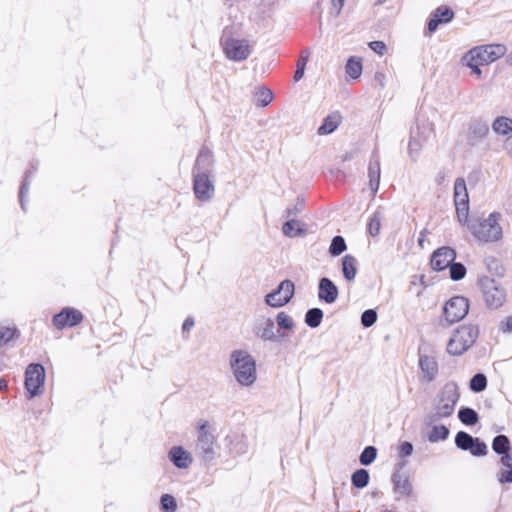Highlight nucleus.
I'll use <instances>...</instances> for the list:
<instances>
[{
    "instance_id": "obj_1",
    "label": "nucleus",
    "mask_w": 512,
    "mask_h": 512,
    "mask_svg": "<svg viewBox=\"0 0 512 512\" xmlns=\"http://www.w3.org/2000/svg\"><path fill=\"white\" fill-rule=\"evenodd\" d=\"M459 398L458 385L454 381L445 383L434 400L433 410L427 416L428 422L437 423L452 416Z\"/></svg>"
},
{
    "instance_id": "obj_2",
    "label": "nucleus",
    "mask_w": 512,
    "mask_h": 512,
    "mask_svg": "<svg viewBox=\"0 0 512 512\" xmlns=\"http://www.w3.org/2000/svg\"><path fill=\"white\" fill-rule=\"evenodd\" d=\"M230 368L241 386H251L257 379L256 362L245 350H234L230 354Z\"/></svg>"
},
{
    "instance_id": "obj_3",
    "label": "nucleus",
    "mask_w": 512,
    "mask_h": 512,
    "mask_svg": "<svg viewBox=\"0 0 512 512\" xmlns=\"http://www.w3.org/2000/svg\"><path fill=\"white\" fill-rule=\"evenodd\" d=\"M501 215L491 213L486 219L466 223L473 236L481 242H494L502 237V228L499 224Z\"/></svg>"
},
{
    "instance_id": "obj_4",
    "label": "nucleus",
    "mask_w": 512,
    "mask_h": 512,
    "mask_svg": "<svg viewBox=\"0 0 512 512\" xmlns=\"http://www.w3.org/2000/svg\"><path fill=\"white\" fill-rule=\"evenodd\" d=\"M479 335L477 326L462 325L460 326L447 344V352L454 356L462 355L476 341Z\"/></svg>"
},
{
    "instance_id": "obj_5",
    "label": "nucleus",
    "mask_w": 512,
    "mask_h": 512,
    "mask_svg": "<svg viewBox=\"0 0 512 512\" xmlns=\"http://www.w3.org/2000/svg\"><path fill=\"white\" fill-rule=\"evenodd\" d=\"M208 421H202L197 426V440L195 453L205 463H212L215 459V436L208 429Z\"/></svg>"
},
{
    "instance_id": "obj_6",
    "label": "nucleus",
    "mask_w": 512,
    "mask_h": 512,
    "mask_svg": "<svg viewBox=\"0 0 512 512\" xmlns=\"http://www.w3.org/2000/svg\"><path fill=\"white\" fill-rule=\"evenodd\" d=\"M483 297L486 305L491 309L500 308L506 299V293L503 287L493 278L482 277L479 280Z\"/></svg>"
},
{
    "instance_id": "obj_7",
    "label": "nucleus",
    "mask_w": 512,
    "mask_h": 512,
    "mask_svg": "<svg viewBox=\"0 0 512 512\" xmlns=\"http://www.w3.org/2000/svg\"><path fill=\"white\" fill-rule=\"evenodd\" d=\"M221 43L226 57L230 60L243 61L251 53L250 43L246 39H237L223 35Z\"/></svg>"
},
{
    "instance_id": "obj_8",
    "label": "nucleus",
    "mask_w": 512,
    "mask_h": 512,
    "mask_svg": "<svg viewBox=\"0 0 512 512\" xmlns=\"http://www.w3.org/2000/svg\"><path fill=\"white\" fill-rule=\"evenodd\" d=\"M45 381V369L41 364L32 363L25 371V388L30 398L40 395L43 392Z\"/></svg>"
},
{
    "instance_id": "obj_9",
    "label": "nucleus",
    "mask_w": 512,
    "mask_h": 512,
    "mask_svg": "<svg viewBox=\"0 0 512 512\" xmlns=\"http://www.w3.org/2000/svg\"><path fill=\"white\" fill-rule=\"evenodd\" d=\"M454 204L457 218L461 224L468 222L469 215V196L465 180L457 178L454 183Z\"/></svg>"
},
{
    "instance_id": "obj_10",
    "label": "nucleus",
    "mask_w": 512,
    "mask_h": 512,
    "mask_svg": "<svg viewBox=\"0 0 512 512\" xmlns=\"http://www.w3.org/2000/svg\"><path fill=\"white\" fill-rule=\"evenodd\" d=\"M295 285L291 280H283L277 289L265 296V303L273 308L285 306L294 296Z\"/></svg>"
},
{
    "instance_id": "obj_11",
    "label": "nucleus",
    "mask_w": 512,
    "mask_h": 512,
    "mask_svg": "<svg viewBox=\"0 0 512 512\" xmlns=\"http://www.w3.org/2000/svg\"><path fill=\"white\" fill-rule=\"evenodd\" d=\"M506 51L507 48L503 44H489L472 48L468 51V56L487 65L504 56Z\"/></svg>"
},
{
    "instance_id": "obj_12",
    "label": "nucleus",
    "mask_w": 512,
    "mask_h": 512,
    "mask_svg": "<svg viewBox=\"0 0 512 512\" xmlns=\"http://www.w3.org/2000/svg\"><path fill=\"white\" fill-rule=\"evenodd\" d=\"M468 310V300L463 296L452 297L443 308L445 320L449 324L462 320L467 315Z\"/></svg>"
},
{
    "instance_id": "obj_13",
    "label": "nucleus",
    "mask_w": 512,
    "mask_h": 512,
    "mask_svg": "<svg viewBox=\"0 0 512 512\" xmlns=\"http://www.w3.org/2000/svg\"><path fill=\"white\" fill-rule=\"evenodd\" d=\"M433 128L430 124L418 125L416 131H411L408 144V154L412 161H416L423 144L430 138Z\"/></svg>"
},
{
    "instance_id": "obj_14",
    "label": "nucleus",
    "mask_w": 512,
    "mask_h": 512,
    "mask_svg": "<svg viewBox=\"0 0 512 512\" xmlns=\"http://www.w3.org/2000/svg\"><path fill=\"white\" fill-rule=\"evenodd\" d=\"M193 176V192L201 202L210 201L215 194V186L212 180V175L195 174Z\"/></svg>"
},
{
    "instance_id": "obj_15",
    "label": "nucleus",
    "mask_w": 512,
    "mask_h": 512,
    "mask_svg": "<svg viewBox=\"0 0 512 512\" xmlns=\"http://www.w3.org/2000/svg\"><path fill=\"white\" fill-rule=\"evenodd\" d=\"M83 314L72 307H65L59 313L55 314L52 319L53 325L62 330L65 327H74L81 323Z\"/></svg>"
},
{
    "instance_id": "obj_16",
    "label": "nucleus",
    "mask_w": 512,
    "mask_h": 512,
    "mask_svg": "<svg viewBox=\"0 0 512 512\" xmlns=\"http://www.w3.org/2000/svg\"><path fill=\"white\" fill-rule=\"evenodd\" d=\"M456 252L450 247H441L433 252L431 257V267L436 271H442L455 260Z\"/></svg>"
},
{
    "instance_id": "obj_17",
    "label": "nucleus",
    "mask_w": 512,
    "mask_h": 512,
    "mask_svg": "<svg viewBox=\"0 0 512 512\" xmlns=\"http://www.w3.org/2000/svg\"><path fill=\"white\" fill-rule=\"evenodd\" d=\"M454 18L453 10L445 5L437 7L430 16L427 24L429 33H433L437 30L441 24L450 23Z\"/></svg>"
},
{
    "instance_id": "obj_18",
    "label": "nucleus",
    "mask_w": 512,
    "mask_h": 512,
    "mask_svg": "<svg viewBox=\"0 0 512 512\" xmlns=\"http://www.w3.org/2000/svg\"><path fill=\"white\" fill-rule=\"evenodd\" d=\"M391 481L393 484V493L396 495L395 500L401 498H409L412 496L413 487L409 478L399 472L392 474Z\"/></svg>"
},
{
    "instance_id": "obj_19",
    "label": "nucleus",
    "mask_w": 512,
    "mask_h": 512,
    "mask_svg": "<svg viewBox=\"0 0 512 512\" xmlns=\"http://www.w3.org/2000/svg\"><path fill=\"white\" fill-rule=\"evenodd\" d=\"M214 165L213 153L207 147H203L196 158L192 175L195 174H206L212 175V168Z\"/></svg>"
},
{
    "instance_id": "obj_20",
    "label": "nucleus",
    "mask_w": 512,
    "mask_h": 512,
    "mask_svg": "<svg viewBox=\"0 0 512 512\" xmlns=\"http://www.w3.org/2000/svg\"><path fill=\"white\" fill-rule=\"evenodd\" d=\"M339 295V291L334 282L327 278L323 277L319 280L318 284V298L321 301H324L327 304L334 303Z\"/></svg>"
},
{
    "instance_id": "obj_21",
    "label": "nucleus",
    "mask_w": 512,
    "mask_h": 512,
    "mask_svg": "<svg viewBox=\"0 0 512 512\" xmlns=\"http://www.w3.org/2000/svg\"><path fill=\"white\" fill-rule=\"evenodd\" d=\"M168 458L178 469H187L193 462L191 453L182 446H173L168 452Z\"/></svg>"
},
{
    "instance_id": "obj_22",
    "label": "nucleus",
    "mask_w": 512,
    "mask_h": 512,
    "mask_svg": "<svg viewBox=\"0 0 512 512\" xmlns=\"http://www.w3.org/2000/svg\"><path fill=\"white\" fill-rule=\"evenodd\" d=\"M380 157L378 151H374L368 167L369 185L372 194L375 195L380 185Z\"/></svg>"
},
{
    "instance_id": "obj_23",
    "label": "nucleus",
    "mask_w": 512,
    "mask_h": 512,
    "mask_svg": "<svg viewBox=\"0 0 512 512\" xmlns=\"http://www.w3.org/2000/svg\"><path fill=\"white\" fill-rule=\"evenodd\" d=\"M419 368L426 382H432L438 374V363L434 357L428 355L419 356Z\"/></svg>"
},
{
    "instance_id": "obj_24",
    "label": "nucleus",
    "mask_w": 512,
    "mask_h": 512,
    "mask_svg": "<svg viewBox=\"0 0 512 512\" xmlns=\"http://www.w3.org/2000/svg\"><path fill=\"white\" fill-rule=\"evenodd\" d=\"M257 336L260 337L264 341L278 342L283 335H277L275 333V324L271 318H267L263 321V323L258 327Z\"/></svg>"
},
{
    "instance_id": "obj_25",
    "label": "nucleus",
    "mask_w": 512,
    "mask_h": 512,
    "mask_svg": "<svg viewBox=\"0 0 512 512\" xmlns=\"http://www.w3.org/2000/svg\"><path fill=\"white\" fill-rule=\"evenodd\" d=\"M488 131L489 127L487 123L482 122L480 120L473 121L469 128V143L471 145H475L487 135Z\"/></svg>"
},
{
    "instance_id": "obj_26",
    "label": "nucleus",
    "mask_w": 512,
    "mask_h": 512,
    "mask_svg": "<svg viewBox=\"0 0 512 512\" xmlns=\"http://www.w3.org/2000/svg\"><path fill=\"white\" fill-rule=\"evenodd\" d=\"M342 117L339 112H333L327 115L322 124L318 127L317 133L319 135H328L334 132L340 125Z\"/></svg>"
},
{
    "instance_id": "obj_27",
    "label": "nucleus",
    "mask_w": 512,
    "mask_h": 512,
    "mask_svg": "<svg viewBox=\"0 0 512 512\" xmlns=\"http://www.w3.org/2000/svg\"><path fill=\"white\" fill-rule=\"evenodd\" d=\"M342 273L347 281L355 279L357 274V260L352 255H345L342 258Z\"/></svg>"
},
{
    "instance_id": "obj_28",
    "label": "nucleus",
    "mask_w": 512,
    "mask_h": 512,
    "mask_svg": "<svg viewBox=\"0 0 512 512\" xmlns=\"http://www.w3.org/2000/svg\"><path fill=\"white\" fill-rule=\"evenodd\" d=\"M225 441L229 444V453L235 456L247 452V444L239 436H227Z\"/></svg>"
},
{
    "instance_id": "obj_29",
    "label": "nucleus",
    "mask_w": 512,
    "mask_h": 512,
    "mask_svg": "<svg viewBox=\"0 0 512 512\" xmlns=\"http://www.w3.org/2000/svg\"><path fill=\"white\" fill-rule=\"evenodd\" d=\"M323 316V311L320 308H310L305 313L304 322L308 327L314 329L320 326Z\"/></svg>"
},
{
    "instance_id": "obj_30",
    "label": "nucleus",
    "mask_w": 512,
    "mask_h": 512,
    "mask_svg": "<svg viewBox=\"0 0 512 512\" xmlns=\"http://www.w3.org/2000/svg\"><path fill=\"white\" fill-rule=\"evenodd\" d=\"M458 418L466 426H473L479 421L478 413L470 407H461Z\"/></svg>"
},
{
    "instance_id": "obj_31",
    "label": "nucleus",
    "mask_w": 512,
    "mask_h": 512,
    "mask_svg": "<svg viewBox=\"0 0 512 512\" xmlns=\"http://www.w3.org/2000/svg\"><path fill=\"white\" fill-rule=\"evenodd\" d=\"M492 449L498 455L508 453L510 451L509 438L504 434L497 435L492 441Z\"/></svg>"
},
{
    "instance_id": "obj_32",
    "label": "nucleus",
    "mask_w": 512,
    "mask_h": 512,
    "mask_svg": "<svg viewBox=\"0 0 512 512\" xmlns=\"http://www.w3.org/2000/svg\"><path fill=\"white\" fill-rule=\"evenodd\" d=\"M492 129L497 134L507 135L512 132V119L504 116L497 117L492 124Z\"/></svg>"
},
{
    "instance_id": "obj_33",
    "label": "nucleus",
    "mask_w": 512,
    "mask_h": 512,
    "mask_svg": "<svg viewBox=\"0 0 512 512\" xmlns=\"http://www.w3.org/2000/svg\"><path fill=\"white\" fill-rule=\"evenodd\" d=\"M449 429L445 425H434L428 433V441L436 443L440 440H446L449 436Z\"/></svg>"
},
{
    "instance_id": "obj_34",
    "label": "nucleus",
    "mask_w": 512,
    "mask_h": 512,
    "mask_svg": "<svg viewBox=\"0 0 512 512\" xmlns=\"http://www.w3.org/2000/svg\"><path fill=\"white\" fill-rule=\"evenodd\" d=\"M369 472L366 469H358L351 476V483L357 489L365 488L369 483Z\"/></svg>"
},
{
    "instance_id": "obj_35",
    "label": "nucleus",
    "mask_w": 512,
    "mask_h": 512,
    "mask_svg": "<svg viewBox=\"0 0 512 512\" xmlns=\"http://www.w3.org/2000/svg\"><path fill=\"white\" fill-rule=\"evenodd\" d=\"M346 74L352 79H358L362 74V63L360 60L350 57L345 66Z\"/></svg>"
},
{
    "instance_id": "obj_36",
    "label": "nucleus",
    "mask_w": 512,
    "mask_h": 512,
    "mask_svg": "<svg viewBox=\"0 0 512 512\" xmlns=\"http://www.w3.org/2000/svg\"><path fill=\"white\" fill-rule=\"evenodd\" d=\"M475 437L465 431H459L455 436V444L457 448L467 451L471 444L475 442Z\"/></svg>"
},
{
    "instance_id": "obj_37",
    "label": "nucleus",
    "mask_w": 512,
    "mask_h": 512,
    "mask_svg": "<svg viewBox=\"0 0 512 512\" xmlns=\"http://www.w3.org/2000/svg\"><path fill=\"white\" fill-rule=\"evenodd\" d=\"M487 387V378L483 373L475 374L469 382V388L475 393L482 392Z\"/></svg>"
},
{
    "instance_id": "obj_38",
    "label": "nucleus",
    "mask_w": 512,
    "mask_h": 512,
    "mask_svg": "<svg viewBox=\"0 0 512 512\" xmlns=\"http://www.w3.org/2000/svg\"><path fill=\"white\" fill-rule=\"evenodd\" d=\"M35 170L34 167H32V169L28 170L26 173H25V176H24V179H23V182L20 186V191H19V201H20V205H21V208L23 211H26V206H25V201H24V197L25 195L28 193L29 191V185H30V178L32 177V174H33V171Z\"/></svg>"
},
{
    "instance_id": "obj_39",
    "label": "nucleus",
    "mask_w": 512,
    "mask_h": 512,
    "mask_svg": "<svg viewBox=\"0 0 512 512\" xmlns=\"http://www.w3.org/2000/svg\"><path fill=\"white\" fill-rule=\"evenodd\" d=\"M346 249L345 239L340 235L334 236L329 247V253L335 257L342 254Z\"/></svg>"
},
{
    "instance_id": "obj_40",
    "label": "nucleus",
    "mask_w": 512,
    "mask_h": 512,
    "mask_svg": "<svg viewBox=\"0 0 512 512\" xmlns=\"http://www.w3.org/2000/svg\"><path fill=\"white\" fill-rule=\"evenodd\" d=\"M276 322L279 329L291 331L295 327L294 320L286 312H279L276 316Z\"/></svg>"
},
{
    "instance_id": "obj_41",
    "label": "nucleus",
    "mask_w": 512,
    "mask_h": 512,
    "mask_svg": "<svg viewBox=\"0 0 512 512\" xmlns=\"http://www.w3.org/2000/svg\"><path fill=\"white\" fill-rule=\"evenodd\" d=\"M257 105L261 107H265L271 103L273 100V93L270 89L261 87L257 90L256 94Z\"/></svg>"
},
{
    "instance_id": "obj_42",
    "label": "nucleus",
    "mask_w": 512,
    "mask_h": 512,
    "mask_svg": "<svg viewBox=\"0 0 512 512\" xmlns=\"http://www.w3.org/2000/svg\"><path fill=\"white\" fill-rule=\"evenodd\" d=\"M449 268L450 278L453 281H459L466 275V267L460 262H452Z\"/></svg>"
},
{
    "instance_id": "obj_43",
    "label": "nucleus",
    "mask_w": 512,
    "mask_h": 512,
    "mask_svg": "<svg viewBox=\"0 0 512 512\" xmlns=\"http://www.w3.org/2000/svg\"><path fill=\"white\" fill-rule=\"evenodd\" d=\"M376 456L377 449L374 446H366L360 454L359 461L362 465L368 466L376 459Z\"/></svg>"
},
{
    "instance_id": "obj_44",
    "label": "nucleus",
    "mask_w": 512,
    "mask_h": 512,
    "mask_svg": "<svg viewBox=\"0 0 512 512\" xmlns=\"http://www.w3.org/2000/svg\"><path fill=\"white\" fill-rule=\"evenodd\" d=\"M160 506L164 512H175L177 509L175 497L170 494H163L160 498Z\"/></svg>"
},
{
    "instance_id": "obj_45",
    "label": "nucleus",
    "mask_w": 512,
    "mask_h": 512,
    "mask_svg": "<svg viewBox=\"0 0 512 512\" xmlns=\"http://www.w3.org/2000/svg\"><path fill=\"white\" fill-rule=\"evenodd\" d=\"M307 62H308V53H306V54L302 53L300 55V57L298 58L297 64H296V71H295L294 77H293L295 82H298L303 78Z\"/></svg>"
},
{
    "instance_id": "obj_46",
    "label": "nucleus",
    "mask_w": 512,
    "mask_h": 512,
    "mask_svg": "<svg viewBox=\"0 0 512 512\" xmlns=\"http://www.w3.org/2000/svg\"><path fill=\"white\" fill-rule=\"evenodd\" d=\"M381 227V215L379 211H376L369 220L368 233L375 237L380 233Z\"/></svg>"
},
{
    "instance_id": "obj_47",
    "label": "nucleus",
    "mask_w": 512,
    "mask_h": 512,
    "mask_svg": "<svg viewBox=\"0 0 512 512\" xmlns=\"http://www.w3.org/2000/svg\"><path fill=\"white\" fill-rule=\"evenodd\" d=\"M298 225H299L298 221H296L294 219H290L283 224L282 231L286 236H289V237L297 236L302 232V230L298 227Z\"/></svg>"
},
{
    "instance_id": "obj_48",
    "label": "nucleus",
    "mask_w": 512,
    "mask_h": 512,
    "mask_svg": "<svg viewBox=\"0 0 512 512\" xmlns=\"http://www.w3.org/2000/svg\"><path fill=\"white\" fill-rule=\"evenodd\" d=\"M473 456L480 457L485 456L488 452L487 445L479 438L475 439V442L471 444L468 450Z\"/></svg>"
},
{
    "instance_id": "obj_49",
    "label": "nucleus",
    "mask_w": 512,
    "mask_h": 512,
    "mask_svg": "<svg viewBox=\"0 0 512 512\" xmlns=\"http://www.w3.org/2000/svg\"><path fill=\"white\" fill-rule=\"evenodd\" d=\"M377 321V312L374 309H367L361 315V324L365 328H369Z\"/></svg>"
},
{
    "instance_id": "obj_50",
    "label": "nucleus",
    "mask_w": 512,
    "mask_h": 512,
    "mask_svg": "<svg viewBox=\"0 0 512 512\" xmlns=\"http://www.w3.org/2000/svg\"><path fill=\"white\" fill-rule=\"evenodd\" d=\"M16 329L10 327H0V347L7 344L15 336Z\"/></svg>"
},
{
    "instance_id": "obj_51",
    "label": "nucleus",
    "mask_w": 512,
    "mask_h": 512,
    "mask_svg": "<svg viewBox=\"0 0 512 512\" xmlns=\"http://www.w3.org/2000/svg\"><path fill=\"white\" fill-rule=\"evenodd\" d=\"M304 199L303 198H297V201L293 207H288L286 209V217L290 218L293 216H296L298 213H300L304 208Z\"/></svg>"
},
{
    "instance_id": "obj_52",
    "label": "nucleus",
    "mask_w": 512,
    "mask_h": 512,
    "mask_svg": "<svg viewBox=\"0 0 512 512\" xmlns=\"http://www.w3.org/2000/svg\"><path fill=\"white\" fill-rule=\"evenodd\" d=\"M464 60L466 61L467 66L472 69L473 73L477 74L478 76L481 75L482 72L480 66L484 64L480 63V60L472 59L470 56H468V53L465 55Z\"/></svg>"
},
{
    "instance_id": "obj_53",
    "label": "nucleus",
    "mask_w": 512,
    "mask_h": 512,
    "mask_svg": "<svg viewBox=\"0 0 512 512\" xmlns=\"http://www.w3.org/2000/svg\"><path fill=\"white\" fill-rule=\"evenodd\" d=\"M497 479L500 483H512V468H506L498 472Z\"/></svg>"
},
{
    "instance_id": "obj_54",
    "label": "nucleus",
    "mask_w": 512,
    "mask_h": 512,
    "mask_svg": "<svg viewBox=\"0 0 512 512\" xmlns=\"http://www.w3.org/2000/svg\"><path fill=\"white\" fill-rule=\"evenodd\" d=\"M412 453H413V445L411 442L404 441L400 444V446H399V456L400 457H402V458L409 457Z\"/></svg>"
},
{
    "instance_id": "obj_55",
    "label": "nucleus",
    "mask_w": 512,
    "mask_h": 512,
    "mask_svg": "<svg viewBox=\"0 0 512 512\" xmlns=\"http://www.w3.org/2000/svg\"><path fill=\"white\" fill-rule=\"evenodd\" d=\"M369 47L376 53L382 55L386 49V45L382 41H372L369 43Z\"/></svg>"
},
{
    "instance_id": "obj_56",
    "label": "nucleus",
    "mask_w": 512,
    "mask_h": 512,
    "mask_svg": "<svg viewBox=\"0 0 512 512\" xmlns=\"http://www.w3.org/2000/svg\"><path fill=\"white\" fill-rule=\"evenodd\" d=\"M499 328L503 333L512 332V316H509L502 321Z\"/></svg>"
},
{
    "instance_id": "obj_57",
    "label": "nucleus",
    "mask_w": 512,
    "mask_h": 512,
    "mask_svg": "<svg viewBox=\"0 0 512 512\" xmlns=\"http://www.w3.org/2000/svg\"><path fill=\"white\" fill-rule=\"evenodd\" d=\"M500 464L506 468H512V458L509 452L506 454H501Z\"/></svg>"
},
{
    "instance_id": "obj_58",
    "label": "nucleus",
    "mask_w": 512,
    "mask_h": 512,
    "mask_svg": "<svg viewBox=\"0 0 512 512\" xmlns=\"http://www.w3.org/2000/svg\"><path fill=\"white\" fill-rule=\"evenodd\" d=\"M345 0H331L332 7L335 10V15L338 16L344 6Z\"/></svg>"
},
{
    "instance_id": "obj_59",
    "label": "nucleus",
    "mask_w": 512,
    "mask_h": 512,
    "mask_svg": "<svg viewBox=\"0 0 512 512\" xmlns=\"http://www.w3.org/2000/svg\"><path fill=\"white\" fill-rule=\"evenodd\" d=\"M385 75L382 72H376L374 75V81L381 87L384 88L385 86Z\"/></svg>"
},
{
    "instance_id": "obj_60",
    "label": "nucleus",
    "mask_w": 512,
    "mask_h": 512,
    "mask_svg": "<svg viewBox=\"0 0 512 512\" xmlns=\"http://www.w3.org/2000/svg\"><path fill=\"white\" fill-rule=\"evenodd\" d=\"M193 326H194V319L191 317H188L183 322L182 330H183V332H188L193 328Z\"/></svg>"
},
{
    "instance_id": "obj_61",
    "label": "nucleus",
    "mask_w": 512,
    "mask_h": 512,
    "mask_svg": "<svg viewBox=\"0 0 512 512\" xmlns=\"http://www.w3.org/2000/svg\"><path fill=\"white\" fill-rule=\"evenodd\" d=\"M427 234V230L424 229L420 232V237L418 238V245L420 247H423V243H424V239H425V236Z\"/></svg>"
},
{
    "instance_id": "obj_62",
    "label": "nucleus",
    "mask_w": 512,
    "mask_h": 512,
    "mask_svg": "<svg viewBox=\"0 0 512 512\" xmlns=\"http://www.w3.org/2000/svg\"><path fill=\"white\" fill-rule=\"evenodd\" d=\"M8 388V382L4 378H0V391H5Z\"/></svg>"
},
{
    "instance_id": "obj_63",
    "label": "nucleus",
    "mask_w": 512,
    "mask_h": 512,
    "mask_svg": "<svg viewBox=\"0 0 512 512\" xmlns=\"http://www.w3.org/2000/svg\"><path fill=\"white\" fill-rule=\"evenodd\" d=\"M506 148L509 151V154L512 156V136L507 138L506 140Z\"/></svg>"
},
{
    "instance_id": "obj_64",
    "label": "nucleus",
    "mask_w": 512,
    "mask_h": 512,
    "mask_svg": "<svg viewBox=\"0 0 512 512\" xmlns=\"http://www.w3.org/2000/svg\"><path fill=\"white\" fill-rule=\"evenodd\" d=\"M508 62L512 65V54L508 56Z\"/></svg>"
}]
</instances>
